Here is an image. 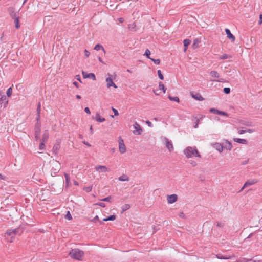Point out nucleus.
I'll use <instances>...</instances> for the list:
<instances>
[{
  "instance_id": "obj_50",
  "label": "nucleus",
  "mask_w": 262,
  "mask_h": 262,
  "mask_svg": "<svg viewBox=\"0 0 262 262\" xmlns=\"http://www.w3.org/2000/svg\"><path fill=\"white\" fill-rule=\"evenodd\" d=\"M225 225L224 223L223 222H217L216 224V226L219 227H223Z\"/></svg>"
},
{
  "instance_id": "obj_26",
  "label": "nucleus",
  "mask_w": 262,
  "mask_h": 262,
  "mask_svg": "<svg viewBox=\"0 0 262 262\" xmlns=\"http://www.w3.org/2000/svg\"><path fill=\"white\" fill-rule=\"evenodd\" d=\"M96 120L99 122H102L105 121L104 118H101L99 114H97L96 115Z\"/></svg>"
},
{
  "instance_id": "obj_29",
  "label": "nucleus",
  "mask_w": 262,
  "mask_h": 262,
  "mask_svg": "<svg viewBox=\"0 0 262 262\" xmlns=\"http://www.w3.org/2000/svg\"><path fill=\"white\" fill-rule=\"evenodd\" d=\"M15 23V27L16 29H19L20 27L19 21V16L13 19Z\"/></svg>"
},
{
  "instance_id": "obj_46",
  "label": "nucleus",
  "mask_w": 262,
  "mask_h": 262,
  "mask_svg": "<svg viewBox=\"0 0 262 262\" xmlns=\"http://www.w3.org/2000/svg\"><path fill=\"white\" fill-rule=\"evenodd\" d=\"M223 91L226 94H228L230 93V89L229 88H225Z\"/></svg>"
},
{
  "instance_id": "obj_33",
  "label": "nucleus",
  "mask_w": 262,
  "mask_h": 262,
  "mask_svg": "<svg viewBox=\"0 0 262 262\" xmlns=\"http://www.w3.org/2000/svg\"><path fill=\"white\" fill-rule=\"evenodd\" d=\"M231 56L230 55L227 54H224L223 55L220 56L219 59L221 60L226 59L230 58Z\"/></svg>"
},
{
  "instance_id": "obj_45",
  "label": "nucleus",
  "mask_w": 262,
  "mask_h": 262,
  "mask_svg": "<svg viewBox=\"0 0 262 262\" xmlns=\"http://www.w3.org/2000/svg\"><path fill=\"white\" fill-rule=\"evenodd\" d=\"M200 42V41L198 39H195L194 40L193 46L194 47H198V44Z\"/></svg>"
},
{
  "instance_id": "obj_64",
  "label": "nucleus",
  "mask_w": 262,
  "mask_h": 262,
  "mask_svg": "<svg viewBox=\"0 0 262 262\" xmlns=\"http://www.w3.org/2000/svg\"><path fill=\"white\" fill-rule=\"evenodd\" d=\"M118 20L120 23H123V22L124 21V19H123V18H121V17L119 18L118 19Z\"/></svg>"
},
{
  "instance_id": "obj_38",
  "label": "nucleus",
  "mask_w": 262,
  "mask_h": 262,
  "mask_svg": "<svg viewBox=\"0 0 262 262\" xmlns=\"http://www.w3.org/2000/svg\"><path fill=\"white\" fill-rule=\"evenodd\" d=\"M150 51H149V50L146 49L145 50L144 55H145L148 58L150 59V58H151L150 57Z\"/></svg>"
},
{
  "instance_id": "obj_4",
  "label": "nucleus",
  "mask_w": 262,
  "mask_h": 262,
  "mask_svg": "<svg viewBox=\"0 0 262 262\" xmlns=\"http://www.w3.org/2000/svg\"><path fill=\"white\" fill-rule=\"evenodd\" d=\"M69 255L73 258L81 260L83 257L84 253L82 251L78 249H74L70 252Z\"/></svg>"
},
{
  "instance_id": "obj_7",
  "label": "nucleus",
  "mask_w": 262,
  "mask_h": 262,
  "mask_svg": "<svg viewBox=\"0 0 262 262\" xmlns=\"http://www.w3.org/2000/svg\"><path fill=\"white\" fill-rule=\"evenodd\" d=\"M133 126L135 129V130L133 131V134L137 135H141L142 132V129L140 125L136 122Z\"/></svg>"
},
{
  "instance_id": "obj_32",
  "label": "nucleus",
  "mask_w": 262,
  "mask_h": 262,
  "mask_svg": "<svg viewBox=\"0 0 262 262\" xmlns=\"http://www.w3.org/2000/svg\"><path fill=\"white\" fill-rule=\"evenodd\" d=\"M94 49H95V50H97V51H98V50H100V49H102V50H103V52H104V53H105V50H104V48L103 47V46H101V45H100V44H97V45H96L95 46V48H94Z\"/></svg>"
},
{
  "instance_id": "obj_34",
  "label": "nucleus",
  "mask_w": 262,
  "mask_h": 262,
  "mask_svg": "<svg viewBox=\"0 0 262 262\" xmlns=\"http://www.w3.org/2000/svg\"><path fill=\"white\" fill-rule=\"evenodd\" d=\"M159 88L160 90H162L164 93H165L166 89L165 88L164 84L162 83V82H159Z\"/></svg>"
},
{
  "instance_id": "obj_53",
  "label": "nucleus",
  "mask_w": 262,
  "mask_h": 262,
  "mask_svg": "<svg viewBox=\"0 0 262 262\" xmlns=\"http://www.w3.org/2000/svg\"><path fill=\"white\" fill-rule=\"evenodd\" d=\"M199 119H196V122L194 123V127L195 128H198V124H199Z\"/></svg>"
},
{
  "instance_id": "obj_9",
  "label": "nucleus",
  "mask_w": 262,
  "mask_h": 262,
  "mask_svg": "<svg viewBox=\"0 0 262 262\" xmlns=\"http://www.w3.org/2000/svg\"><path fill=\"white\" fill-rule=\"evenodd\" d=\"M167 202L169 204H172L176 202L178 200V196L176 194L167 195Z\"/></svg>"
},
{
  "instance_id": "obj_22",
  "label": "nucleus",
  "mask_w": 262,
  "mask_h": 262,
  "mask_svg": "<svg viewBox=\"0 0 262 262\" xmlns=\"http://www.w3.org/2000/svg\"><path fill=\"white\" fill-rule=\"evenodd\" d=\"M118 180L120 181H128L129 180L128 177L125 174H122L119 177Z\"/></svg>"
},
{
  "instance_id": "obj_17",
  "label": "nucleus",
  "mask_w": 262,
  "mask_h": 262,
  "mask_svg": "<svg viewBox=\"0 0 262 262\" xmlns=\"http://www.w3.org/2000/svg\"><path fill=\"white\" fill-rule=\"evenodd\" d=\"M40 127L39 126H36L35 127V137L36 140L39 138Z\"/></svg>"
},
{
  "instance_id": "obj_35",
  "label": "nucleus",
  "mask_w": 262,
  "mask_h": 262,
  "mask_svg": "<svg viewBox=\"0 0 262 262\" xmlns=\"http://www.w3.org/2000/svg\"><path fill=\"white\" fill-rule=\"evenodd\" d=\"M168 98L171 101H176L177 102H179V98L178 97H171V96H169Z\"/></svg>"
},
{
  "instance_id": "obj_52",
  "label": "nucleus",
  "mask_w": 262,
  "mask_h": 262,
  "mask_svg": "<svg viewBox=\"0 0 262 262\" xmlns=\"http://www.w3.org/2000/svg\"><path fill=\"white\" fill-rule=\"evenodd\" d=\"M189 162H190V164H191L192 166H193V167L197 165V163H196V162H195V161H193V160H190V161H189Z\"/></svg>"
},
{
  "instance_id": "obj_49",
  "label": "nucleus",
  "mask_w": 262,
  "mask_h": 262,
  "mask_svg": "<svg viewBox=\"0 0 262 262\" xmlns=\"http://www.w3.org/2000/svg\"><path fill=\"white\" fill-rule=\"evenodd\" d=\"M211 81H215V82H225V80L223 78H220V79H216V80H211Z\"/></svg>"
},
{
  "instance_id": "obj_36",
  "label": "nucleus",
  "mask_w": 262,
  "mask_h": 262,
  "mask_svg": "<svg viewBox=\"0 0 262 262\" xmlns=\"http://www.w3.org/2000/svg\"><path fill=\"white\" fill-rule=\"evenodd\" d=\"M12 93V89L11 87H10L7 91V95L8 97H10Z\"/></svg>"
},
{
  "instance_id": "obj_28",
  "label": "nucleus",
  "mask_w": 262,
  "mask_h": 262,
  "mask_svg": "<svg viewBox=\"0 0 262 262\" xmlns=\"http://www.w3.org/2000/svg\"><path fill=\"white\" fill-rule=\"evenodd\" d=\"M116 216L115 215H111V216H108L106 218H104L103 221H114L116 219Z\"/></svg>"
},
{
  "instance_id": "obj_12",
  "label": "nucleus",
  "mask_w": 262,
  "mask_h": 262,
  "mask_svg": "<svg viewBox=\"0 0 262 262\" xmlns=\"http://www.w3.org/2000/svg\"><path fill=\"white\" fill-rule=\"evenodd\" d=\"M8 11L9 15L13 19L18 17V16L17 15L15 9L13 7H9L8 9Z\"/></svg>"
},
{
  "instance_id": "obj_30",
  "label": "nucleus",
  "mask_w": 262,
  "mask_h": 262,
  "mask_svg": "<svg viewBox=\"0 0 262 262\" xmlns=\"http://www.w3.org/2000/svg\"><path fill=\"white\" fill-rule=\"evenodd\" d=\"M6 99H7V98H6V96L5 95L1 96L0 100L2 102H3L5 101H6V103H4V106L5 107L6 106V105H7V104L8 103V101L6 100Z\"/></svg>"
},
{
  "instance_id": "obj_62",
  "label": "nucleus",
  "mask_w": 262,
  "mask_h": 262,
  "mask_svg": "<svg viewBox=\"0 0 262 262\" xmlns=\"http://www.w3.org/2000/svg\"><path fill=\"white\" fill-rule=\"evenodd\" d=\"M262 23V14H260L259 15V24H260Z\"/></svg>"
},
{
  "instance_id": "obj_44",
  "label": "nucleus",
  "mask_w": 262,
  "mask_h": 262,
  "mask_svg": "<svg viewBox=\"0 0 262 262\" xmlns=\"http://www.w3.org/2000/svg\"><path fill=\"white\" fill-rule=\"evenodd\" d=\"M217 114L220 115L225 116L227 117L228 116V114L227 113H226L225 112L220 111V110L219 111V113Z\"/></svg>"
},
{
  "instance_id": "obj_56",
  "label": "nucleus",
  "mask_w": 262,
  "mask_h": 262,
  "mask_svg": "<svg viewBox=\"0 0 262 262\" xmlns=\"http://www.w3.org/2000/svg\"><path fill=\"white\" fill-rule=\"evenodd\" d=\"M112 110L115 116H118L119 115L118 112L116 109L112 108Z\"/></svg>"
},
{
  "instance_id": "obj_10",
  "label": "nucleus",
  "mask_w": 262,
  "mask_h": 262,
  "mask_svg": "<svg viewBox=\"0 0 262 262\" xmlns=\"http://www.w3.org/2000/svg\"><path fill=\"white\" fill-rule=\"evenodd\" d=\"M257 182V181L255 180V179H253V180H248L247 181H246L244 186H243V187L242 188V189H241V190L239 191V192L242 191L245 188L248 187V186H251L252 185H253L255 183H256Z\"/></svg>"
},
{
  "instance_id": "obj_60",
  "label": "nucleus",
  "mask_w": 262,
  "mask_h": 262,
  "mask_svg": "<svg viewBox=\"0 0 262 262\" xmlns=\"http://www.w3.org/2000/svg\"><path fill=\"white\" fill-rule=\"evenodd\" d=\"M146 124L149 126V127H152V124L151 122H150L149 121H147L146 122Z\"/></svg>"
},
{
  "instance_id": "obj_16",
  "label": "nucleus",
  "mask_w": 262,
  "mask_h": 262,
  "mask_svg": "<svg viewBox=\"0 0 262 262\" xmlns=\"http://www.w3.org/2000/svg\"><path fill=\"white\" fill-rule=\"evenodd\" d=\"M214 147L220 152H222L224 149L223 145L219 143H215L214 144Z\"/></svg>"
},
{
  "instance_id": "obj_15",
  "label": "nucleus",
  "mask_w": 262,
  "mask_h": 262,
  "mask_svg": "<svg viewBox=\"0 0 262 262\" xmlns=\"http://www.w3.org/2000/svg\"><path fill=\"white\" fill-rule=\"evenodd\" d=\"M225 32L226 33V34L227 35V37L231 39L232 42L234 41L235 40V37L231 33L230 31L228 29H225Z\"/></svg>"
},
{
  "instance_id": "obj_57",
  "label": "nucleus",
  "mask_w": 262,
  "mask_h": 262,
  "mask_svg": "<svg viewBox=\"0 0 262 262\" xmlns=\"http://www.w3.org/2000/svg\"><path fill=\"white\" fill-rule=\"evenodd\" d=\"M92 221L94 222H96L97 221H99V216L98 215H96L95 217L93 218V219Z\"/></svg>"
},
{
  "instance_id": "obj_25",
  "label": "nucleus",
  "mask_w": 262,
  "mask_h": 262,
  "mask_svg": "<svg viewBox=\"0 0 262 262\" xmlns=\"http://www.w3.org/2000/svg\"><path fill=\"white\" fill-rule=\"evenodd\" d=\"M190 42H191V41L188 39H186L184 40L183 43H184V51H186V50L187 49V47L190 45Z\"/></svg>"
},
{
  "instance_id": "obj_63",
  "label": "nucleus",
  "mask_w": 262,
  "mask_h": 262,
  "mask_svg": "<svg viewBox=\"0 0 262 262\" xmlns=\"http://www.w3.org/2000/svg\"><path fill=\"white\" fill-rule=\"evenodd\" d=\"M76 79L79 81L80 82H81L80 77L79 75L76 76Z\"/></svg>"
},
{
  "instance_id": "obj_54",
  "label": "nucleus",
  "mask_w": 262,
  "mask_h": 262,
  "mask_svg": "<svg viewBox=\"0 0 262 262\" xmlns=\"http://www.w3.org/2000/svg\"><path fill=\"white\" fill-rule=\"evenodd\" d=\"M84 112H85L86 113H87L88 114H91V111H90V110L89 108V107H85V108H84Z\"/></svg>"
},
{
  "instance_id": "obj_59",
  "label": "nucleus",
  "mask_w": 262,
  "mask_h": 262,
  "mask_svg": "<svg viewBox=\"0 0 262 262\" xmlns=\"http://www.w3.org/2000/svg\"><path fill=\"white\" fill-rule=\"evenodd\" d=\"M246 132V130H239L238 131V133L239 134H243L245 133Z\"/></svg>"
},
{
  "instance_id": "obj_13",
  "label": "nucleus",
  "mask_w": 262,
  "mask_h": 262,
  "mask_svg": "<svg viewBox=\"0 0 262 262\" xmlns=\"http://www.w3.org/2000/svg\"><path fill=\"white\" fill-rule=\"evenodd\" d=\"M82 75H83V77L84 78H91L92 79H93V80H96V77H95V75L94 73H89V74H87L86 73L84 72H82Z\"/></svg>"
},
{
  "instance_id": "obj_55",
  "label": "nucleus",
  "mask_w": 262,
  "mask_h": 262,
  "mask_svg": "<svg viewBox=\"0 0 262 262\" xmlns=\"http://www.w3.org/2000/svg\"><path fill=\"white\" fill-rule=\"evenodd\" d=\"M84 55L86 58L88 57L90 55V52L86 50H84Z\"/></svg>"
},
{
  "instance_id": "obj_11",
  "label": "nucleus",
  "mask_w": 262,
  "mask_h": 262,
  "mask_svg": "<svg viewBox=\"0 0 262 262\" xmlns=\"http://www.w3.org/2000/svg\"><path fill=\"white\" fill-rule=\"evenodd\" d=\"M95 169L99 172H105L110 171V169L106 166L99 165L96 167Z\"/></svg>"
},
{
  "instance_id": "obj_39",
  "label": "nucleus",
  "mask_w": 262,
  "mask_h": 262,
  "mask_svg": "<svg viewBox=\"0 0 262 262\" xmlns=\"http://www.w3.org/2000/svg\"><path fill=\"white\" fill-rule=\"evenodd\" d=\"M219 110L214 108H212L209 110L210 112L215 114H217L219 113Z\"/></svg>"
},
{
  "instance_id": "obj_19",
  "label": "nucleus",
  "mask_w": 262,
  "mask_h": 262,
  "mask_svg": "<svg viewBox=\"0 0 262 262\" xmlns=\"http://www.w3.org/2000/svg\"><path fill=\"white\" fill-rule=\"evenodd\" d=\"M49 137L48 131H45L42 135L41 141L46 143Z\"/></svg>"
},
{
  "instance_id": "obj_31",
  "label": "nucleus",
  "mask_w": 262,
  "mask_h": 262,
  "mask_svg": "<svg viewBox=\"0 0 262 262\" xmlns=\"http://www.w3.org/2000/svg\"><path fill=\"white\" fill-rule=\"evenodd\" d=\"M130 207V206L129 204H125L121 207L122 211L124 212L125 211L129 209Z\"/></svg>"
},
{
  "instance_id": "obj_18",
  "label": "nucleus",
  "mask_w": 262,
  "mask_h": 262,
  "mask_svg": "<svg viewBox=\"0 0 262 262\" xmlns=\"http://www.w3.org/2000/svg\"><path fill=\"white\" fill-rule=\"evenodd\" d=\"M215 256L217 258L221 259H229L232 258V256H224L220 253L216 254Z\"/></svg>"
},
{
  "instance_id": "obj_61",
  "label": "nucleus",
  "mask_w": 262,
  "mask_h": 262,
  "mask_svg": "<svg viewBox=\"0 0 262 262\" xmlns=\"http://www.w3.org/2000/svg\"><path fill=\"white\" fill-rule=\"evenodd\" d=\"M82 143H83L84 144H85V145H86V146H88V147H90V146H91L90 144H89L88 142H86V141H83V142H82Z\"/></svg>"
},
{
  "instance_id": "obj_23",
  "label": "nucleus",
  "mask_w": 262,
  "mask_h": 262,
  "mask_svg": "<svg viewBox=\"0 0 262 262\" xmlns=\"http://www.w3.org/2000/svg\"><path fill=\"white\" fill-rule=\"evenodd\" d=\"M64 177H65V178H66V185H67V187L69 186V185H71V182H70V176L69 174L65 173H64Z\"/></svg>"
},
{
  "instance_id": "obj_43",
  "label": "nucleus",
  "mask_w": 262,
  "mask_h": 262,
  "mask_svg": "<svg viewBox=\"0 0 262 262\" xmlns=\"http://www.w3.org/2000/svg\"><path fill=\"white\" fill-rule=\"evenodd\" d=\"M150 59L151 60H152V61H154V62L156 64H159L160 63V60L159 59H153V58H150Z\"/></svg>"
},
{
  "instance_id": "obj_5",
  "label": "nucleus",
  "mask_w": 262,
  "mask_h": 262,
  "mask_svg": "<svg viewBox=\"0 0 262 262\" xmlns=\"http://www.w3.org/2000/svg\"><path fill=\"white\" fill-rule=\"evenodd\" d=\"M162 141L164 142V144L166 145V147L169 151V152L172 151L173 150V146L172 145V142L168 140L166 137H163Z\"/></svg>"
},
{
  "instance_id": "obj_51",
  "label": "nucleus",
  "mask_w": 262,
  "mask_h": 262,
  "mask_svg": "<svg viewBox=\"0 0 262 262\" xmlns=\"http://www.w3.org/2000/svg\"><path fill=\"white\" fill-rule=\"evenodd\" d=\"M96 205H99L102 207H105V203H102V202H100V203H97L95 204Z\"/></svg>"
},
{
  "instance_id": "obj_40",
  "label": "nucleus",
  "mask_w": 262,
  "mask_h": 262,
  "mask_svg": "<svg viewBox=\"0 0 262 262\" xmlns=\"http://www.w3.org/2000/svg\"><path fill=\"white\" fill-rule=\"evenodd\" d=\"M157 73H158V75L159 78L161 80H163L164 79V77H163V74H162L161 71L159 70H158Z\"/></svg>"
},
{
  "instance_id": "obj_6",
  "label": "nucleus",
  "mask_w": 262,
  "mask_h": 262,
  "mask_svg": "<svg viewBox=\"0 0 262 262\" xmlns=\"http://www.w3.org/2000/svg\"><path fill=\"white\" fill-rule=\"evenodd\" d=\"M118 142L119 151L121 154L125 153L126 151V147L124 144L123 140L121 137L119 138Z\"/></svg>"
},
{
  "instance_id": "obj_42",
  "label": "nucleus",
  "mask_w": 262,
  "mask_h": 262,
  "mask_svg": "<svg viewBox=\"0 0 262 262\" xmlns=\"http://www.w3.org/2000/svg\"><path fill=\"white\" fill-rule=\"evenodd\" d=\"M84 190L86 192H89L92 190V186L86 187L83 188Z\"/></svg>"
},
{
  "instance_id": "obj_3",
  "label": "nucleus",
  "mask_w": 262,
  "mask_h": 262,
  "mask_svg": "<svg viewBox=\"0 0 262 262\" xmlns=\"http://www.w3.org/2000/svg\"><path fill=\"white\" fill-rule=\"evenodd\" d=\"M50 164L52 166L51 174L52 176L54 177L57 174L60 169V164L58 161L53 160L50 162Z\"/></svg>"
},
{
  "instance_id": "obj_8",
  "label": "nucleus",
  "mask_w": 262,
  "mask_h": 262,
  "mask_svg": "<svg viewBox=\"0 0 262 262\" xmlns=\"http://www.w3.org/2000/svg\"><path fill=\"white\" fill-rule=\"evenodd\" d=\"M106 81L107 82V87L110 88L113 86L115 88H117V86L114 83L113 81L112 76L108 74V77L106 78Z\"/></svg>"
},
{
  "instance_id": "obj_21",
  "label": "nucleus",
  "mask_w": 262,
  "mask_h": 262,
  "mask_svg": "<svg viewBox=\"0 0 262 262\" xmlns=\"http://www.w3.org/2000/svg\"><path fill=\"white\" fill-rule=\"evenodd\" d=\"M234 141L243 144H246L247 143V141L244 139H239V138H234Z\"/></svg>"
},
{
  "instance_id": "obj_58",
  "label": "nucleus",
  "mask_w": 262,
  "mask_h": 262,
  "mask_svg": "<svg viewBox=\"0 0 262 262\" xmlns=\"http://www.w3.org/2000/svg\"><path fill=\"white\" fill-rule=\"evenodd\" d=\"M179 216L180 217H181V218H185V215L184 213L183 212H181L180 213Z\"/></svg>"
},
{
  "instance_id": "obj_47",
  "label": "nucleus",
  "mask_w": 262,
  "mask_h": 262,
  "mask_svg": "<svg viewBox=\"0 0 262 262\" xmlns=\"http://www.w3.org/2000/svg\"><path fill=\"white\" fill-rule=\"evenodd\" d=\"M40 110H41V104L39 102L37 105V114H40Z\"/></svg>"
},
{
  "instance_id": "obj_20",
  "label": "nucleus",
  "mask_w": 262,
  "mask_h": 262,
  "mask_svg": "<svg viewBox=\"0 0 262 262\" xmlns=\"http://www.w3.org/2000/svg\"><path fill=\"white\" fill-rule=\"evenodd\" d=\"M223 147H224V148H226V149L229 150H231V149L232 148L231 143L227 140L226 141L224 145H223Z\"/></svg>"
},
{
  "instance_id": "obj_24",
  "label": "nucleus",
  "mask_w": 262,
  "mask_h": 262,
  "mask_svg": "<svg viewBox=\"0 0 262 262\" xmlns=\"http://www.w3.org/2000/svg\"><path fill=\"white\" fill-rule=\"evenodd\" d=\"M210 75L212 77L219 78L220 74L216 71H212L210 72Z\"/></svg>"
},
{
  "instance_id": "obj_41",
  "label": "nucleus",
  "mask_w": 262,
  "mask_h": 262,
  "mask_svg": "<svg viewBox=\"0 0 262 262\" xmlns=\"http://www.w3.org/2000/svg\"><path fill=\"white\" fill-rule=\"evenodd\" d=\"M65 217L68 220H71L72 219V215H71L69 211L67 212V213L65 215Z\"/></svg>"
},
{
  "instance_id": "obj_27",
  "label": "nucleus",
  "mask_w": 262,
  "mask_h": 262,
  "mask_svg": "<svg viewBox=\"0 0 262 262\" xmlns=\"http://www.w3.org/2000/svg\"><path fill=\"white\" fill-rule=\"evenodd\" d=\"M60 147L59 143H56L53 148V151L56 154Z\"/></svg>"
},
{
  "instance_id": "obj_14",
  "label": "nucleus",
  "mask_w": 262,
  "mask_h": 262,
  "mask_svg": "<svg viewBox=\"0 0 262 262\" xmlns=\"http://www.w3.org/2000/svg\"><path fill=\"white\" fill-rule=\"evenodd\" d=\"M191 95L192 97L195 100L199 101H203L204 100V98L199 93L194 94L193 93H191Z\"/></svg>"
},
{
  "instance_id": "obj_1",
  "label": "nucleus",
  "mask_w": 262,
  "mask_h": 262,
  "mask_svg": "<svg viewBox=\"0 0 262 262\" xmlns=\"http://www.w3.org/2000/svg\"><path fill=\"white\" fill-rule=\"evenodd\" d=\"M183 153L187 158L192 157L201 158V155L196 147L188 146L184 150Z\"/></svg>"
},
{
  "instance_id": "obj_48",
  "label": "nucleus",
  "mask_w": 262,
  "mask_h": 262,
  "mask_svg": "<svg viewBox=\"0 0 262 262\" xmlns=\"http://www.w3.org/2000/svg\"><path fill=\"white\" fill-rule=\"evenodd\" d=\"M112 198L111 196H108L106 198H103L102 200H101L102 201H106V202H110Z\"/></svg>"
},
{
  "instance_id": "obj_37",
  "label": "nucleus",
  "mask_w": 262,
  "mask_h": 262,
  "mask_svg": "<svg viewBox=\"0 0 262 262\" xmlns=\"http://www.w3.org/2000/svg\"><path fill=\"white\" fill-rule=\"evenodd\" d=\"M45 142H42L39 144V149L40 150H43L45 148Z\"/></svg>"
},
{
  "instance_id": "obj_2",
  "label": "nucleus",
  "mask_w": 262,
  "mask_h": 262,
  "mask_svg": "<svg viewBox=\"0 0 262 262\" xmlns=\"http://www.w3.org/2000/svg\"><path fill=\"white\" fill-rule=\"evenodd\" d=\"M23 232V230L20 227L14 229H9L7 231L6 234L11 236L10 242H13L14 239V235H20Z\"/></svg>"
}]
</instances>
